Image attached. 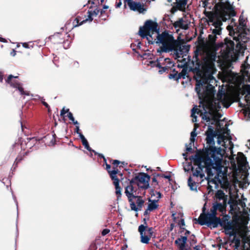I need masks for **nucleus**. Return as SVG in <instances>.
Instances as JSON below:
<instances>
[{
	"instance_id": "f257e3e1",
	"label": "nucleus",
	"mask_w": 250,
	"mask_h": 250,
	"mask_svg": "<svg viewBox=\"0 0 250 250\" xmlns=\"http://www.w3.org/2000/svg\"><path fill=\"white\" fill-rule=\"evenodd\" d=\"M218 10L222 12V16H218L213 13L205 11V15L208 17V23L211 26L210 30L211 34L208 35V40L209 43L214 47L215 50L221 48L224 51L227 49L229 52L233 51L234 49L235 43L232 41L228 42L225 40V42H221L216 43V41L219 36L222 35L223 30L222 21H226L231 17L236 15L234 7L229 0H219L215 6Z\"/></svg>"
},
{
	"instance_id": "f03ea898",
	"label": "nucleus",
	"mask_w": 250,
	"mask_h": 250,
	"mask_svg": "<svg viewBox=\"0 0 250 250\" xmlns=\"http://www.w3.org/2000/svg\"><path fill=\"white\" fill-rule=\"evenodd\" d=\"M221 150L220 147L206 148L207 157L204 162L207 175L213 176L216 172L217 174L214 178L219 184L222 183V178H220L221 172H222V159L219 157L221 156Z\"/></svg>"
},
{
	"instance_id": "7ed1b4c3",
	"label": "nucleus",
	"mask_w": 250,
	"mask_h": 250,
	"mask_svg": "<svg viewBox=\"0 0 250 250\" xmlns=\"http://www.w3.org/2000/svg\"><path fill=\"white\" fill-rule=\"evenodd\" d=\"M218 208L213 204L210 210L211 212H208L207 214H203L200 215L198 219H195L198 223L201 225H207L211 228L214 225H217L220 221V218L217 217Z\"/></svg>"
},
{
	"instance_id": "20e7f679",
	"label": "nucleus",
	"mask_w": 250,
	"mask_h": 250,
	"mask_svg": "<svg viewBox=\"0 0 250 250\" xmlns=\"http://www.w3.org/2000/svg\"><path fill=\"white\" fill-rule=\"evenodd\" d=\"M239 24L237 27L238 32V37H234L233 38L234 40L238 42L237 43V46H238L241 42H247V38H245V35H247L250 34V29L247 28L245 20L242 14H241L239 17Z\"/></svg>"
},
{
	"instance_id": "39448f33",
	"label": "nucleus",
	"mask_w": 250,
	"mask_h": 250,
	"mask_svg": "<svg viewBox=\"0 0 250 250\" xmlns=\"http://www.w3.org/2000/svg\"><path fill=\"white\" fill-rule=\"evenodd\" d=\"M205 135L207 136L206 137V143L209 146V147L208 146L207 147H205L202 151L204 152L205 155H206V149H210L212 147H216L214 146L215 145V141L214 138L216 137L217 135V133L214 131L213 127L212 126L209 125L208 127V130L206 132Z\"/></svg>"
},
{
	"instance_id": "423d86ee",
	"label": "nucleus",
	"mask_w": 250,
	"mask_h": 250,
	"mask_svg": "<svg viewBox=\"0 0 250 250\" xmlns=\"http://www.w3.org/2000/svg\"><path fill=\"white\" fill-rule=\"evenodd\" d=\"M176 49L173 43L170 42L167 43H164V44L157 50V53H159L160 55L162 52L168 53L173 51V53L172 54L173 57L175 60H178L179 57Z\"/></svg>"
},
{
	"instance_id": "0eeeda50",
	"label": "nucleus",
	"mask_w": 250,
	"mask_h": 250,
	"mask_svg": "<svg viewBox=\"0 0 250 250\" xmlns=\"http://www.w3.org/2000/svg\"><path fill=\"white\" fill-rule=\"evenodd\" d=\"M230 216L229 215H225L221 219L220 218V222L217 225H214L212 228H216L218 226L222 227L224 230L233 229V221L229 220Z\"/></svg>"
},
{
	"instance_id": "6e6552de",
	"label": "nucleus",
	"mask_w": 250,
	"mask_h": 250,
	"mask_svg": "<svg viewBox=\"0 0 250 250\" xmlns=\"http://www.w3.org/2000/svg\"><path fill=\"white\" fill-rule=\"evenodd\" d=\"M173 35L169 34L167 30L162 32V33H160L159 31L157 34L156 44H162V45H163L164 43L171 42L173 40Z\"/></svg>"
},
{
	"instance_id": "1a4fd4ad",
	"label": "nucleus",
	"mask_w": 250,
	"mask_h": 250,
	"mask_svg": "<svg viewBox=\"0 0 250 250\" xmlns=\"http://www.w3.org/2000/svg\"><path fill=\"white\" fill-rule=\"evenodd\" d=\"M18 76H14L12 74L8 76L7 79L5 80L6 82L11 85V86L16 88L21 95H24L26 96H29V92L28 91H24L23 87H22V84L21 83L16 82L12 81V79L13 78H18Z\"/></svg>"
},
{
	"instance_id": "9d476101",
	"label": "nucleus",
	"mask_w": 250,
	"mask_h": 250,
	"mask_svg": "<svg viewBox=\"0 0 250 250\" xmlns=\"http://www.w3.org/2000/svg\"><path fill=\"white\" fill-rule=\"evenodd\" d=\"M150 176L145 172H141L139 175L135 176V179H138V182L143 184V186H140L139 184L138 186L143 189H147L149 188V182L150 180Z\"/></svg>"
},
{
	"instance_id": "9b49d317",
	"label": "nucleus",
	"mask_w": 250,
	"mask_h": 250,
	"mask_svg": "<svg viewBox=\"0 0 250 250\" xmlns=\"http://www.w3.org/2000/svg\"><path fill=\"white\" fill-rule=\"evenodd\" d=\"M154 32L148 31L146 33L145 31H144V28L140 27L138 34L143 39L146 38L149 44H153L154 43H156L157 42V36H156V39H154L153 37Z\"/></svg>"
},
{
	"instance_id": "f8f14e48",
	"label": "nucleus",
	"mask_w": 250,
	"mask_h": 250,
	"mask_svg": "<svg viewBox=\"0 0 250 250\" xmlns=\"http://www.w3.org/2000/svg\"><path fill=\"white\" fill-rule=\"evenodd\" d=\"M202 119L206 121L208 123H210L211 120L212 122L211 123V125H214L216 122V114L215 113L212 111H206L204 112V114L201 115Z\"/></svg>"
},
{
	"instance_id": "ddd939ff",
	"label": "nucleus",
	"mask_w": 250,
	"mask_h": 250,
	"mask_svg": "<svg viewBox=\"0 0 250 250\" xmlns=\"http://www.w3.org/2000/svg\"><path fill=\"white\" fill-rule=\"evenodd\" d=\"M138 231L140 234L141 242L145 244H148L151 237L146 234L145 227L140 225L138 227Z\"/></svg>"
},
{
	"instance_id": "4468645a",
	"label": "nucleus",
	"mask_w": 250,
	"mask_h": 250,
	"mask_svg": "<svg viewBox=\"0 0 250 250\" xmlns=\"http://www.w3.org/2000/svg\"><path fill=\"white\" fill-rule=\"evenodd\" d=\"M158 26V23L156 22L153 21L151 20H147L145 22L143 27L144 30L146 28L149 30V31L155 32V34H157L160 31Z\"/></svg>"
},
{
	"instance_id": "2eb2a0df",
	"label": "nucleus",
	"mask_w": 250,
	"mask_h": 250,
	"mask_svg": "<svg viewBox=\"0 0 250 250\" xmlns=\"http://www.w3.org/2000/svg\"><path fill=\"white\" fill-rule=\"evenodd\" d=\"M244 93L246 94L245 97V103H242V102L239 100L238 101L239 106L242 108H245L247 106L248 107L250 106V85H247L244 90Z\"/></svg>"
},
{
	"instance_id": "dca6fc26",
	"label": "nucleus",
	"mask_w": 250,
	"mask_h": 250,
	"mask_svg": "<svg viewBox=\"0 0 250 250\" xmlns=\"http://www.w3.org/2000/svg\"><path fill=\"white\" fill-rule=\"evenodd\" d=\"M129 7L130 10L133 11H137L140 13H144L146 11V9L144 7V4L140 2L134 1L132 4H130Z\"/></svg>"
},
{
	"instance_id": "f3484780",
	"label": "nucleus",
	"mask_w": 250,
	"mask_h": 250,
	"mask_svg": "<svg viewBox=\"0 0 250 250\" xmlns=\"http://www.w3.org/2000/svg\"><path fill=\"white\" fill-rule=\"evenodd\" d=\"M131 188H125V194L127 197L128 201L131 204L133 201V198H139V196L135 195L134 193L136 192V190H134L133 187H130Z\"/></svg>"
},
{
	"instance_id": "a211bd4d",
	"label": "nucleus",
	"mask_w": 250,
	"mask_h": 250,
	"mask_svg": "<svg viewBox=\"0 0 250 250\" xmlns=\"http://www.w3.org/2000/svg\"><path fill=\"white\" fill-rule=\"evenodd\" d=\"M188 240L187 236H181L175 241V244L179 248L180 250L185 249L186 244Z\"/></svg>"
},
{
	"instance_id": "6ab92c4d",
	"label": "nucleus",
	"mask_w": 250,
	"mask_h": 250,
	"mask_svg": "<svg viewBox=\"0 0 250 250\" xmlns=\"http://www.w3.org/2000/svg\"><path fill=\"white\" fill-rule=\"evenodd\" d=\"M195 61H196V62L195 63L194 67H189L188 71L189 72H193L195 74H202L201 66L202 63L200 62L199 59H197V60H195Z\"/></svg>"
},
{
	"instance_id": "aec40b11",
	"label": "nucleus",
	"mask_w": 250,
	"mask_h": 250,
	"mask_svg": "<svg viewBox=\"0 0 250 250\" xmlns=\"http://www.w3.org/2000/svg\"><path fill=\"white\" fill-rule=\"evenodd\" d=\"M190 45L182 44L178 48L176 49L178 51V56L179 58L181 57L180 55L186 56L189 51Z\"/></svg>"
},
{
	"instance_id": "412c9836",
	"label": "nucleus",
	"mask_w": 250,
	"mask_h": 250,
	"mask_svg": "<svg viewBox=\"0 0 250 250\" xmlns=\"http://www.w3.org/2000/svg\"><path fill=\"white\" fill-rule=\"evenodd\" d=\"M201 151V150H197V152L196 154L194 155L191 156L189 159L190 160H193L194 162H196L197 163H199L200 162H203L204 163V162L206 159L207 155H206V157L204 158L202 156H201L198 152H199Z\"/></svg>"
},
{
	"instance_id": "4be33fe9",
	"label": "nucleus",
	"mask_w": 250,
	"mask_h": 250,
	"mask_svg": "<svg viewBox=\"0 0 250 250\" xmlns=\"http://www.w3.org/2000/svg\"><path fill=\"white\" fill-rule=\"evenodd\" d=\"M173 26L175 28H180L182 29L187 30L188 28V24L184 23V20L183 18H180L179 20L175 21L173 23Z\"/></svg>"
},
{
	"instance_id": "5701e85b",
	"label": "nucleus",
	"mask_w": 250,
	"mask_h": 250,
	"mask_svg": "<svg viewBox=\"0 0 250 250\" xmlns=\"http://www.w3.org/2000/svg\"><path fill=\"white\" fill-rule=\"evenodd\" d=\"M148 201L149 203L148 204L147 208L149 211H152L158 208L159 205L157 204L158 199L151 200L150 198H148Z\"/></svg>"
},
{
	"instance_id": "b1692460",
	"label": "nucleus",
	"mask_w": 250,
	"mask_h": 250,
	"mask_svg": "<svg viewBox=\"0 0 250 250\" xmlns=\"http://www.w3.org/2000/svg\"><path fill=\"white\" fill-rule=\"evenodd\" d=\"M188 186H189V188L191 191H195L196 192L197 191V183L192 180V177L191 176H190L188 178Z\"/></svg>"
},
{
	"instance_id": "393cba45",
	"label": "nucleus",
	"mask_w": 250,
	"mask_h": 250,
	"mask_svg": "<svg viewBox=\"0 0 250 250\" xmlns=\"http://www.w3.org/2000/svg\"><path fill=\"white\" fill-rule=\"evenodd\" d=\"M187 2L188 0H176V2L174 4L179 9L182 10L187 5Z\"/></svg>"
},
{
	"instance_id": "a878e982",
	"label": "nucleus",
	"mask_w": 250,
	"mask_h": 250,
	"mask_svg": "<svg viewBox=\"0 0 250 250\" xmlns=\"http://www.w3.org/2000/svg\"><path fill=\"white\" fill-rule=\"evenodd\" d=\"M114 169L111 171H108V173L110 174V177L114 182L119 181V179L116 176V174L118 173L119 170L117 169H115L114 167Z\"/></svg>"
},
{
	"instance_id": "bb28decb",
	"label": "nucleus",
	"mask_w": 250,
	"mask_h": 250,
	"mask_svg": "<svg viewBox=\"0 0 250 250\" xmlns=\"http://www.w3.org/2000/svg\"><path fill=\"white\" fill-rule=\"evenodd\" d=\"M120 181L114 182V185L115 187L116 194L117 195V198L119 199V197H121L122 195V189L120 187Z\"/></svg>"
},
{
	"instance_id": "cd10ccee",
	"label": "nucleus",
	"mask_w": 250,
	"mask_h": 250,
	"mask_svg": "<svg viewBox=\"0 0 250 250\" xmlns=\"http://www.w3.org/2000/svg\"><path fill=\"white\" fill-rule=\"evenodd\" d=\"M188 74V69L183 68L182 71L180 73H178V76L176 78V81H178L179 79L182 78L183 79H185L187 75Z\"/></svg>"
},
{
	"instance_id": "c85d7f7f",
	"label": "nucleus",
	"mask_w": 250,
	"mask_h": 250,
	"mask_svg": "<svg viewBox=\"0 0 250 250\" xmlns=\"http://www.w3.org/2000/svg\"><path fill=\"white\" fill-rule=\"evenodd\" d=\"M212 176H208L207 175V177L205 178L206 180L208 181V184L211 183L212 184H214L215 188H218V183L214 178L210 179V177H212Z\"/></svg>"
},
{
	"instance_id": "c756f323",
	"label": "nucleus",
	"mask_w": 250,
	"mask_h": 250,
	"mask_svg": "<svg viewBox=\"0 0 250 250\" xmlns=\"http://www.w3.org/2000/svg\"><path fill=\"white\" fill-rule=\"evenodd\" d=\"M184 169L186 172H188L190 170H191L193 172L194 171V167H193L191 162L186 163L184 166Z\"/></svg>"
},
{
	"instance_id": "7c9ffc66",
	"label": "nucleus",
	"mask_w": 250,
	"mask_h": 250,
	"mask_svg": "<svg viewBox=\"0 0 250 250\" xmlns=\"http://www.w3.org/2000/svg\"><path fill=\"white\" fill-rule=\"evenodd\" d=\"M201 76H202V74H195L193 77L194 79L196 81V85L197 87H200V86L201 85H202L203 83V82L201 80H200V79L201 77Z\"/></svg>"
},
{
	"instance_id": "2f4dec72",
	"label": "nucleus",
	"mask_w": 250,
	"mask_h": 250,
	"mask_svg": "<svg viewBox=\"0 0 250 250\" xmlns=\"http://www.w3.org/2000/svg\"><path fill=\"white\" fill-rule=\"evenodd\" d=\"M224 232L226 234L229 235L230 237L233 236V237H237V231L234 229V227L233 229L224 230Z\"/></svg>"
},
{
	"instance_id": "473e14b6",
	"label": "nucleus",
	"mask_w": 250,
	"mask_h": 250,
	"mask_svg": "<svg viewBox=\"0 0 250 250\" xmlns=\"http://www.w3.org/2000/svg\"><path fill=\"white\" fill-rule=\"evenodd\" d=\"M231 242L235 244V249H237L240 247L241 244L240 239L238 237H233L231 240Z\"/></svg>"
},
{
	"instance_id": "72a5a7b5",
	"label": "nucleus",
	"mask_w": 250,
	"mask_h": 250,
	"mask_svg": "<svg viewBox=\"0 0 250 250\" xmlns=\"http://www.w3.org/2000/svg\"><path fill=\"white\" fill-rule=\"evenodd\" d=\"M87 14H88V18H86V19L83 20L82 21H81L80 23V25H82L83 23H85L86 21H92L93 20V18H92V14L91 12H90V10H88V12H87Z\"/></svg>"
},
{
	"instance_id": "f704fd0d",
	"label": "nucleus",
	"mask_w": 250,
	"mask_h": 250,
	"mask_svg": "<svg viewBox=\"0 0 250 250\" xmlns=\"http://www.w3.org/2000/svg\"><path fill=\"white\" fill-rule=\"evenodd\" d=\"M216 197L219 200H223L224 199V196H225V193L224 191L221 189L218 190L216 193Z\"/></svg>"
},
{
	"instance_id": "c9c22d12",
	"label": "nucleus",
	"mask_w": 250,
	"mask_h": 250,
	"mask_svg": "<svg viewBox=\"0 0 250 250\" xmlns=\"http://www.w3.org/2000/svg\"><path fill=\"white\" fill-rule=\"evenodd\" d=\"M190 61V57L189 56H188V62H186V63H184L182 64H178L177 67L178 68H181L183 69V68H184L185 69H188V63H189Z\"/></svg>"
},
{
	"instance_id": "e433bc0d",
	"label": "nucleus",
	"mask_w": 250,
	"mask_h": 250,
	"mask_svg": "<svg viewBox=\"0 0 250 250\" xmlns=\"http://www.w3.org/2000/svg\"><path fill=\"white\" fill-rule=\"evenodd\" d=\"M67 117L69 118V119L72 122L73 124L74 125H79V123L77 121H76L75 120L74 117H73V114L71 112H69L67 114Z\"/></svg>"
},
{
	"instance_id": "4c0bfd02",
	"label": "nucleus",
	"mask_w": 250,
	"mask_h": 250,
	"mask_svg": "<svg viewBox=\"0 0 250 250\" xmlns=\"http://www.w3.org/2000/svg\"><path fill=\"white\" fill-rule=\"evenodd\" d=\"M215 206H217L218 210L221 212H223L225 208V206L220 203H216L214 204Z\"/></svg>"
},
{
	"instance_id": "58836bf2",
	"label": "nucleus",
	"mask_w": 250,
	"mask_h": 250,
	"mask_svg": "<svg viewBox=\"0 0 250 250\" xmlns=\"http://www.w3.org/2000/svg\"><path fill=\"white\" fill-rule=\"evenodd\" d=\"M137 200L136 203L138 205L137 208H139L140 209H141L143 206V204L144 203V201L141 199V197L140 196H139V198H137Z\"/></svg>"
},
{
	"instance_id": "ea45409f",
	"label": "nucleus",
	"mask_w": 250,
	"mask_h": 250,
	"mask_svg": "<svg viewBox=\"0 0 250 250\" xmlns=\"http://www.w3.org/2000/svg\"><path fill=\"white\" fill-rule=\"evenodd\" d=\"M83 145L84 146L85 148H86L88 151H91V148L89 146V144L85 139L82 141Z\"/></svg>"
},
{
	"instance_id": "a19ab883",
	"label": "nucleus",
	"mask_w": 250,
	"mask_h": 250,
	"mask_svg": "<svg viewBox=\"0 0 250 250\" xmlns=\"http://www.w3.org/2000/svg\"><path fill=\"white\" fill-rule=\"evenodd\" d=\"M202 162H200L197 164V167L194 171H199V172H201L204 168H206L205 165L204 164V166L202 165Z\"/></svg>"
},
{
	"instance_id": "79ce46f5",
	"label": "nucleus",
	"mask_w": 250,
	"mask_h": 250,
	"mask_svg": "<svg viewBox=\"0 0 250 250\" xmlns=\"http://www.w3.org/2000/svg\"><path fill=\"white\" fill-rule=\"evenodd\" d=\"M193 176L195 177H200L201 178H203L205 177V174L201 173L199 171H194L193 172Z\"/></svg>"
},
{
	"instance_id": "37998d69",
	"label": "nucleus",
	"mask_w": 250,
	"mask_h": 250,
	"mask_svg": "<svg viewBox=\"0 0 250 250\" xmlns=\"http://www.w3.org/2000/svg\"><path fill=\"white\" fill-rule=\"evenodd\" d=\"M169 69H170V66H166L164 67H162L158 71L160 74H162L164 72L167 71Z\"/></svg>"
},
{
	"instance_id": "c03bdc74",
	"label": "nucleus",
	"mask_w": 250,
	"mask_h": 250,
	"mask_svg": "<svg viewBox=\"0 0 250 250\" xmlns=\"http://www.w3.org/2000/svg\"><path fill=\"white\" fill-rule=\"evenodd\" d=\"M164 61L167 63V66H170V68L173 67L174 66V62L171 61L169 58H165Z\"/></svg>"
},
{
	"instance_id": "a18cd8bd",
	"label": "nucleus",
	"mask_w": 250,
	"mask_h": 250,
	"mask_svg": "<svg viewBox=\"0 0 250 250\" xmlns=\"http://www.w3.org/2000/svg\"><path fill=\"white\" fill-rule=\"evenodd\" d=\"M171 42L173 43L175 47L176 46L177 47V48H178L182 44V42L180 40H175L174 38H173V40Z\"/></svg>"
},
{
	"instance_id": "49530a36",
	"label": "nucleus",
	"mask_w": 250,
	"mask_h": 250,
	"mask_svg": "<svg viewBox=\"0 0 250 250\" xmlns=\"http://www.w3.org/2000/svg\"><path fill=\"white\" fill-rule=\"evenodd\" d=\"M199 49L198 48H197L194 52V55L193 56V59H195L197 60V59L199 58Z\"/></svg>"
},
{
	"instance_id": "de8ad7c7",
	"label": "nucleus",
	"mask_w": 250,
	"mask_h": 250,
	"mask_svg": "<svg viewBox=\"0 0 250 250\" xmlns=\"http://www.w3.org/2000/svg\"><path fill=\"white\" fill-rule=\"evenodd\" d=\"M130 208L131 210H134L135 211H138V208H137L134 202H132L131 204H130Z\"/></svg>"
},
{
	"instance_id": "09e8293b",
	"label": "nucleus",
	"mask_w": 250,
	"mask_h": 250,
	"mask_svg": "<svg viewBox=\"0 0 250 250\" xmlns=\"http://www.w3.org/2000/svg\"><path fill=\"white\" fill-rule=\"evenodd\" d=\"M135 181H138V179H135V177L133 178L131 180H130L129 185L127 186L125 188H130L131 186L133 187V184L135 183Z\"/></svg>"
},
{
	"instance_id": "8fccbe9b",
	"label": "nucleus",
	"mask_w": 250,
	"mask_h": 250,
	"mask_svg": "<svg viewBox=\"0 0 250 250\" xmlns=\"http://www.w3.org/2000/svg\"><path fill=\"white\" fill-rule=\"evenodd\" d=\"M73 26L74 27H77V26H80V23H79V18L77 17L73 21Z\"/></svg>"
},
{
	"instance_id": "3c124183",
	"label": "nucleus",
	"mask_w": 250,
	"mask_h": 250,
	"mask_svg": "<svg viewBox=\"0 0 250 250\" xmlns=\"http://www.w3.org/2000/svg\"><path fill=\"white\" fill-rule=\"evenodd\" d=\"M146 231L148 233V235H149V236H150L151 237L153 233V228L152 227L149 228L147 227V228L146 229Z\"/></svg>"
},
{
	"instance_id": "603ef678",
	"label": "nucleus",
	"mask_w": 250,
	"mask_h": 250,
	"mask_svg": "<svg viewBox=\"0 0 250 250\" xmlns=\"http://www.w3.org/2000/svg\"><path fill=\"white\" fill-rule=\"evenodd\" d=\"M177 76H178V74L177 73H172V74H170L169 75H168V78L169 79H174L176 81V78H177Z\"/></svg>"
},
{
	"instance_id": "864d4df0",
	"label": "nucleus",
	"mask_w": 250,
	"mask_h": 250,
	"mask_svg": "<svg viewBox=\"0 0 250 250\" xmlns=\"http://www.w3.org/2000/svg\"><path fill=\"white\" fill-rule=\"evenodd\" d=\"M32 97H34V100H44L43 97H42L39 95H34L33 94L31 95Z\"/></svg>"
},
{
	"instance_id": "5fc2aeb1",
	"label": "nucleus",
	"mask_w": 250,
	"mask_h": 250,
	"mask_svg": "<svg viewBox=\"0 0 250 250\" xmlns=\"http://www.w3.org/2000/svg\"><path fill=\"white\" fill-rule=\"evenodd\" d=\"M100 11V10L98 8H96L94 10H90V12H91L93 16H96L98 15Z\"/></svg>"
},
{
	"instance_id": "6e6d98bb",
	"label": "nucleus",
	"mask_w": 250,
	"mask_h": 250,
	"mask_svg": "<svg viewBox=\"0 0 250 250\" xmlns=\"http://www.w3.org/2000/svg\"><path fill=\"white\" fill-rule=\"evenodd\" d=\"M41 101H42V104L48 109V111L50 112V106L48 105V104L46 102H44V100H41Z\"/></svg>"
},
{
	"instance_id": "4d7b16f0",
	"label": "nucleus",
	"mask_w": 250,
	"mask_h": 250,
	"mask_svg": "<svg viewBox=\"0 0 250 250\" xmlns=\"http://www.w3.org/2000/svg\"><path fill=\"white\" fill-rule=\"evenodd\" d=\"M186 151L188 152H192L193 150L191 147V145L188 146L187 144H186Z\"/></svg>"
},
{
	"instance_id": "13d9d810",
	"label": "nucleus",
	"mask_w": 250,
	"mask_h": 250,
	"mask_svg": "<svg viewBox=\"0 0 250 250\" xmlns=\"http://www.w3.org/2000/svg\"><path fill=\"white\" fill-rule=\"evenodd\" d=\"M109 232H110V229H105L103 230V231L102 232V235L103 236H105L106 234H107Z\"/></svg>"
},
{
	"instance_id": "bf43d9fd",
	"label": "nucleus",
	"mask_w": 250,
	"mask_h": 250,
	"mask_svg": "<svg viewBox=\"0 0 250 250\" xmlns=\"http://www.w3.org/2000/svg\"><path fill=\"white\" fill-rule=\"evenodd\" d=\"M152 55L151 54H149V53H144L141 56V58H146V56H147V57H150L149 58V59H152V57H151V56Z\"/></svg>"
},
{
	"instance_id": "052dcab7",
	"label": "nucleus",
	"mask_w": 250,
	"mask_h": 250,
	"mask_svg": "<svg viewBox=\"0 0 250 250\" xmlns=\"http://www.w3.org/2000/svg\"><path fill=\"white\" fill-rule=\"evenodd\" d=\"M181 224H180V228L183 229H185L184 228H183L182 227L185 226V223L184 219L182 218L181 219Z\"/></svg>"
},
{
	"instance_id": "680f3d73",
	"label": "nucleus",
	"mask_w": 250,
	"mask_h": 250,
	"mask_svg": "<svg viewBox=\"0 0 250 250\" xmlns=\"http://www.w3.org/2000/svg\"><path fill=\"white\" fill-rule=\"evenodd\" d=\"M196 61H195V59H193L192 61L190 60L189 63H188V65L190 64L191 66L190 67H194Z\"/></svg>"
},
{
	"instance_id": "e2e57ef3",
	"label": "nucleus",
	"mask_w": 250,
	"mask_h": 250,
	"mask_svg": "<svg viewBox=\"0 0 250 250\" xmlns=\"http://www.w3.org/2000/svg\"><path fill=\"white\" fill-rule=\"evenodd\" d=\"M148 218H147V219L146 218H144L143 219L144 224L141 225L145 227V230H146V228H147L146 220H148Z\"/></svg>"
},
{
	"instance_id": "0e129e2a",
	"label": "nucleus",
	"mask_w": 250,
	"mask_h": 250,
	"mask_svg": "<svg viewBox=\"0 0 250 250\" xmlns=\"http://www.w3.org/2000/svg\"><path fill=\"white\" fill-rule=\"evenodd\" d=\"M202 1V7L206 8L208 4V0H204Z\"/></svg>"
},
{
	"instance_id": "69168bd1",
	"label": "nucleus",
	"mask_w": 250,
	"mask_h": 250,
	"mask_svg": "<svg viewBox=\"0 0 250 250\" xmlns=\"http://www.w3.org/2000/svg\"><path fill=\"white\" fill-rule=\"evenodd\" d=\"M196 130V128L194 129V131H192L190 133V137L192 138H195L197 136V133L195 132Z\"/></svg>"
},
{
	"instance_id": "338daca9",
	"label": "nucleus",
	"mask_w": 250,
	"mask_h": 250,
	"mask_svg": "<svg viewBox=\"0 0 250 250\" xmlns=\"http://www.w3.org/2000/svg\"><path fill=\"white\" fill-rule=\"evenodd\" d=\"M194 237H195V235L194 234H192L191 236L190 239H191V243L192 244H195L197 242L196 240L194 239Z\"/></svg>"
},
{
	"instance_id": "774afa93",
	"label": "nucleus",
	"mask_w": 250,
	"mask_h": 250,
	"mask_svg": "<svg viewBox=\"0 0 250 250\" xmlns=\"http://www.w3.org/2000/svg\"><path fill=\"white\" fill-rule=\"evenodd\" d=\"M121 163V162L119 161V160H114L113 162V164L114 165V166H116V167L118 166V165L119 164H120Z\"/></svg>"
}]
</instances>
